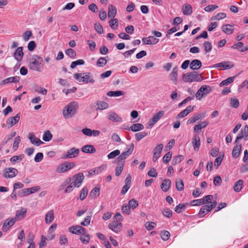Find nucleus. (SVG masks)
<instances>
[{"label": "nucleus", "instance_id": "nucleus-1", "mask_svg": "<svg viewBox=\"0 0 248 248\" xmlns=\"http://www.w3.org/2000/svg\"><path fill=\"white\" fill-rule=\"evenodd\" d=\"M43 61L42 58L38 55H34L29 64V67L32 70L41 72L44 69L43 65L42 63Z\"/></svg>", "mask_w": 248, "mask_h": 248}, {"label": "nucleus", "instance_id": "nucleus-2", "mask_svg": "<svg viewBox=\"0 0 248 248\" xmlns=\"http://www.w3.org/2000/svg\"><path fill=\"white\" fill-rule=\"evenodd\" d=\"M78 108V104L76 102H72L65 107L62 111L63 116L68 119L74 116Z\"/></svg>", "mask_w": 248, "mask_h": 248}, {"label": "nucleus", "instance_id": "nucleus-3", "mask_svg": "<svg viewBox=\"0 0 248 248\" xmlns=\"http://www.w3.org/2000/svg\"><path fill=\"white\" fill-rule=\"evenodd\" d=\"M183 79L186 82H199L203 79L201 74L196 72H188L183 76Z\"/></svg>", "mask_w": 248, "mask_h": 248}, {"label": "nucleus", "instance_id": "nucleus-4", "mask_svg": "<svg viewBox=\"0 0 248 248\" xmlns=\"http://www.w3.org/2000/svg\"><path fill=\"white\" fill-rule=\"evenodd\" d=\"M74 77L79 82L93 83L95 81L93 76L90 73H76L74 75Z\"/></svg>", "mask_w": 248, "mask_h": 248}, {"label": "nucleus", "instance_id": "nucleus-5", "mask_svg": "<svg viewBox=\"0 0 248 248\" xmlns=\"http://www.w3.org/2000/svg\"><path fill=\"white\" fill-rule=\"evenodd\" d=\"M134 144H130L128 146V149L126 151L123 152L117 158V161L118 165H121V163L124 165V160L127 157L129 156L133 152L134 150Z\"/></svg>", "mask_w": 248, "mask_h": 248}, {"label": "nucleus", "instance_id": "nucleus-6", "mask_svg": "<svg viewBox=\"0 0 248 248\" xmlns=\"http://www.w3.org/2000/svg\"><path fill=\"white\" fill-rule=\"evenodd\" d=\"M212 89L210 86L208 85L202 86L196 93V97L197 100H200L202 97L207 95L211 92Z\"/></svg>", "mask_w": 248, "mask_h": 248}, {"label": "nucleus", "instance_id": "nucleus-7", "mask_svg": "<svg viewBox=\"0 0 248 248\" xmlns=\"http://www.w3.org/2000/svg\"><path fill=\"white\" fill-rule=\"evenodd\" d=\"M76 166V164L74 162H65L60 165L56 169L58 173H63L70 170Z\"/></svg>", "mask_w": 248, "mask_h": 248}, {"label": "nucleus", "instance_id": "nucleus-8", "mask_svg": "<svg viewBox=\"0 0 248 248\" xmlns=\"http://www.w3.org/2000/svg\"><path fill=\"white\" fill-rule=\"evenodd\" d=\"M79 153V150L75 147L72 148L65 152L62 156V158H71L78 156Z\"/></svg>", "mask_w": 248, "mask_h": 248}, {"label": "nucleus", "instance_id": "nucleus-9", "mask_svg": "<svg viewBox=\"0 0 248 248\" xmlns=\"http://www.w3.org/2000/svg\"><path fill=\"white\" fill-rule=\"evenodd\" d=\"M18 174V170L14 168H8L3 170V175L5 178H12Z\"/></svg>", "mask_w": 248, "mask_h": 248}, {"label": "nucleus", "instance_id": "nucleus-10", "mask_svg": "<svg viewBox=\"0 0 248 248\" xmlns=\"http://www.w3.org/2000/svg\"><path fill=\"white\" fill-rule=\"evenodd\" d=\"M84 179V175L82 173H78L73 177V182L72 184L75 186L76 187H79L81 185Z\"/></svg>", "mask_w": 248, "mask_h": 248}, {"label": "nucleus", "instance_id": "nucleus-11", "mask_svg": "<svg viewBox=\"0 0 248 248\" xmlns=\"http://www.w3.org/2000/svg\"><path fill=\"white\" fill-rule=\"evenodd\" d=\"M40 189V187L38 186H33L31 188H24L18 192V196L20 197H24L27 196L30 194L34 193Z\"/></svg>", "mask_w": 248, "mask_h": 248}, {"label": "nucleus", "instance_id": "nucleus-12", "mask_svg": "<svg viewBox=\"0 0 248 248\" xmlns=\"http://www.w3.org/2000/svg\"><path fill=\"white\" fill-rule=\"evenodd\" d=\"M243 138L244 139L245 141L248 140V126L247 125H246L244 127L241 129L240 133L236 137L235 143H237L239 140Z\"/></svg>", "mask_w": 248, "mask_h": 248}, {"label": "nucleus", "instance_id": "nucleus-13", "mask_svg": "<svg viewBox=\"0 0 248 248\" xmlns=\"http://www.w3.org/2000/svg\"><path fill=\"white\" fill-rule=\"evenodd\" d=\"M69 231L73 234L80 235L81 234H85L86 230L80 226L75 225L69 227Z\"/></svg>", "mask_w": 248, "mask_h": 248}, {"label": "nucleus", "instance_id": "nucleus-14", "mask_svg": "<svg viewBox=\"0 0 248 248\" xmlns=\"http://www.w3.org/2000/svg\"><path fill=\"white\" fill-rule=\"evenodd\" d=\"M109 228L116 233H118L122 228V224L120 222L113 220L108 225Z\"/></svg>", "mask_w": 248, "mask_h": 248}, {"label": "nucleus", "instance_id": "nucleus-15", "mask_svg": "<svg viewBox=\"0 0 248 248\" xmlns=\"http://www.w3.org/2000/svg\"><path fill=\"white\" fill-rule=\"evenodd\" d=\"M214 68L222 67L224 70L230 69L234 67V64L232 62L229 61H224L213 65Z\"/></svg>", "mask_w": 248, "mask_h": 248}, {"label": "nucleus", "instance_id": "nucleus-16", "mask_svg": "<svg viewBox=\"0 0 248 248\" xmlns=\"http://www.w3.org/2000/svg\"><path fill=\"white\" fill-rule=\"evenodd\" d=\"M107 118L108 120L113 122H121L122 121V118L113 111L108 112Z\"/></svg>", "mask_w": 248, "mask_h": 248}, {"label": "nucleus", "instance_id": "nucleus-17", "mask_svg": "<svg viewBox=\"0 0 248 248\" xmlns=\"http://www.w3.org/2000/svg\"><path fill=\"white\" fill-rule=\"evenodd\" d=\"M20 113H17L15 116L9 118L6 121V124L10 127L17 124L20 119Z\"/></svg>", "mask_w": 248, "mask_h": 248}, {"label": "nucleus", "instance_id": "nucleus-18", "mask_svg": "<svg viewBox=\"0 0 248 248\" xmlns=\"http://www.w3.org/2000/svg\"><path fill=\"white\" fill-rule=\"evenodd\" d=\"M142 42L146 45H155L159 42V39L153 36L145 37L142 39Z\"/></svg>", "mask_w": 248, "mask_h": 248}, {"label": "nucleus", "instance_id": "nucleus-19", "mask_svg": "<svg viewBox=\"0 0 248 248\" xmlns=\"http://www.w3.org/2000/svg\"><path fill=\"white\" fill-rule=\"evenodd\" d=\"M24 53L23 52L22 47H18L16 48L14 53V57L15 59L18 62H20L22 59Z\"/></svg>", "mask_w": 248, "mask_h": 248}, {"label": "nucleus", "instance_id": "nucleus-20", "mask_svg": "<svg viewBox=\"0 0 248 248\" xmlns=\"http://www.w3.org/2000/svg\"><path fill=\"white\" fill-rule=\"evenodd\" d=\"M29 139L32 144L37 146L44 143L43 141L37 138L33 133L30 134Z\"/></svg>", "mask_w": 248, "mask_h": 248}, {"label": "nucleus", "instance_id": "nucleus-21", "mask_svg": "<svg viewBox=\"0 0 248 248\" xmlns=\"http://www.w3.org/2000/svg\"><path fill=\"white\" fill-rule=\"evenodd\" d=\"M178 68L177 67H174L170 74V79L174 85L177 84Z\"/></svg>", "mask_w": 248, "mask_h": 248}, {"label": "nucleus", "instance_id": "nucleus-22", "mask_svg": "<svg viewBox=\"0 0 248 248\" xmlns=\"http://www.w3.org/2000/svg\"><path fill=\"white\" fill-rule=\"evenodd\" d=\"M233 26L234 25H232L229 24L224 25L221 27L222 31L226 34H231L234 31V29L233 28Z\"/></svg>", "mask_w": 248, "mask_h": 248}, {"label": "nucleus", "instance_id": "nucleus-23", "mask_svg": "<svg viewBox=\"0 0 248 248\" xmlns=\"http://www.w3.org/2000/svg\"><path fill=\"white\" fill-rule=\"evenodd\" d=\"M54 211L53 210H49L48 211L45 216V222L46 224H50L52 223L54 220Z\"/></svg>", "mask_w": 248, "mask_h": 248}, {"label": "nucleus", "instance_id": "nucleus-24", "mask_svg": "<svg viewBox=\"0 0 248 248\" xmlns=\"http://www.w3.org/2000/svg\"><path fill=\"white\" fill-rule=\"evenodd\" d=\"M202 65V62L199 60H194L190 63V68L192 70H198Z\"/></svg>", "mask_w": 248, "mask_h": 248}, {"label": "nucleus", "instance_id": "nucleus-25", "mask_svg": "<svg viewBox=\"0 0 248 248\" xmlns=\"http://www.w3.org/2000/svg\"><path fill=\"white\" fill-rule=\"evenodd\" d=\"M170 180L169 179H165L161 185V188L164 192L168 191L170 187Z\"/></svg>", "mask_w": 248, "mask_h": 248}, {"label": "nucleus", "instance_id": "nucleus-26", "mask_svg": "<svg viewBox=\"0 0 248 248\" xmlns=\"http://www.w3.org/2000/svg\"><path fill=\"white\" fill-rule=\"evenodd\" d=\"M81 151L86 153L93 154L96 152V150L94 146L92 145H86L83 146L81 148Z\"/></svg>", "mask_w": 248, "mask_h": 248}, {"label": "nucleus", "instance_id": "nucleus-27", "mask_svg": "<svg viewBox=\"0 0 248 248\" xmlns=\"http://www.w3.org/2000/svg\"><path fill=\"white\" fill-rule=\"evenodd\" d=\"M241 151V145L237 144L232 151V156L234 158H237L240 155Z\"/></svg>", "mask_w": 248, "mask_h": 248}, {"label": "nucleus", "instance_id": "nucleus-28", "mask_svg": "<svg viewBox=\"0 0 248 248\" xmlns=\"http://www.w3.org/2000/svg\"><path fill=\"white\" fill-rule=\"evenodd\" d=\"M208 124V122L206 121H204L201 122L198 124H196L194 127V132L199 133V130H201L202 128H205Z\"/></svg>", "mask_w": 248, "mask_h": 248}, {"label": "nucleus", "instance_id": "nucleus-29", "mask_svg": "<svg viewBox=\"0 0 248 248\" xmlns=\"http://www.w3.org/2000/svg\"><path fill=\"white\" fill-rule=\"evenodd\" d=\"M27 212L26 209L22 208L20 210L17 211L15 218L16 220H20L23 219Z\"/></svg>", "mask_w": 248, "mask_h": 248}, {"label": "nucleus", "instance_id": "nucleus-30", "mask_svg": "<svg viewBox=\"0 0 248 248\" xmlns=\"http://www.w3.org/2000/svg\"><path fill=\"white\" fill-rule=\"evenodd\" d=\"M192 144L194 148V150L195 151H197L200 146V140L198 136H194L192 139Z\"/></svg>", "mask_w": 248, "mask_h": 248}, {"label": "nucleus", "instance_id": "nucleus-31", "mask_svg": "<svg viewBox=\"0 0 248 248\" xmlns=\"http://www.w3.org/2000/svg\"><path fill=\"white\" fill-rule=\"evenodd\" d=\"M164 114V112L163 111H160L156 113L153 117L152 119V124H149L150 126H153L155 124Z\"/></svg>", "mask_w": 248, "mask_h": 248}, {"label": "nucleus", "instance_id": "nucleus-32", "mask_svg": "<svg viewBox=\"0 0 248 248\" xmlns=\"http://www.w3.org/2000/svg\"><path fill=\"white\" fill-rule=\"evenodd\" d=\"M19 80L20 78L18 76L9 77L3 80L2 84H5L9 83H16L19 82Z\"/></svg>", "mask_w": 248, "mask_h": 248}, {"label": "nucleus", "instance_id": "nucleus-33", "mask_svg": "<svg viewBox=\"0 0 248 248\" xmlns=\"http://www.w3.org/2000/svg\"><path fill=\"white\" fill-rule=\"evenodd\" d=\"M211 211L208 205H204L202 207L199 213V217L200 218L202 217L205 215L207 214Z\"/></svg>", "mask_w": 248, "mask_h": 248}, {"label": "nucleus", "instance_id": "nucleus-34", "mask_svg": "<svg viewBox=\"0 0 248 248\" xmlns=\"http://www.w3.org/2000/svg\"><path fill=\"white\" fill-rule=\"evenodd\" d=\"M107 168L106 165H102V166L97 167L93 170H91L89 173L90 175H93L95 174H98L99 173L101 172L102 170L106 169Z\"/></svg>", "mask_w": 248, "mask_h": 248}, {"label": "nucleus", "instance_id": "nucleus-35", "mask_svg": "<svg viewBox=\"0 0 248 248\" xmlns=\"http://www.w3.org/2000/svg\"><path fill=\"white\" fill-rule=\"evenodd\" d=\"M16 220L15 218L6 219L2 226L3 230L6 231L8 230V228H7V226H8L9 227L12 226L15 224Z\"/></svg>", "mask_w": 248, "mask_h": 248}, {"label": "nucleus", "instance_id": "nucleus-36", "mask_svg": "<svg viewBox=\"0 0 248 248\" xmlns=\"http://www.w3.org/2000/svg\"><path fill=\"white\" fill-rule=\"evenodd\" d=\"M96 104L97 106L96 108L97 110H104L108 107V103L106 102L98 101Z\"/></svg>", "mask_w": 248, "mask_h": 248}, {"label": "nucleus", "instance_id": "nucleus-37", "mask_svg": "<svg viewBox=\"0 0 248 248\" xmlns=\"http://www.w3.org/2000/svg\"><path fill=\"white\" fill-rule=\"evenodd\" d=\"M100 195V188L95 187L90 193L89 197L91 199H95Z\"/></svg>", "mask_w": 248, "mask_h": 248}, {"label": "nucleus", "instance_id": "nucleus-38", "mask_svg": "<svg viewBox=\"0 0 248 248\" xmlns=\"http://www.w3.org/2000/svg\"><path fill=\"white\" fill-rule=\"evenodd\" d=\"M144 128V126L141 124H132L129 128V129L133 132H138Z\"/></svg>", "mask_w": 248, "mask_h": 248}, {"label": "nucleus", "instance_id": "nucleus-39", "mask_svg": "<svg viewBox=\"0 0 248 248\" xmlns=\"http://www.w3.org/2000/svg\"><path fill=\"white\" fill-rule=\"evenodd\" d=\"M244 183L243 180L240 179L238 180L235 184L233 186V190L237 192H239L242 188V186Z\"/></svg>", "mask_w": 248, "mask_h": 248}, {"label": "nucleus", "instance_id": "nucleus-40", "mask_svg": "<svg viewBox=\"0 0 248 248\" xmlns=\"http://www.w3.org/2000/svg\"><path fill=\"white\" fill-rule=\"evenodd\" d=\"M192 7L188 4H185L183 8V13L185 15H189L192 13Z\"/></svg>", "mask_w": 248, "mask_h": 248}, {"label": "nucleus", "instance_id": "nucleus-41", "mask_svg": "<svg viewBox=\"0 0 248 248\" xmlns=\"http://www.w3.org/2000/svg\"><path fill=\"white\" fill-rule=\"evenodd\" d=\"M124 92L121 91H109L107 93L108 96H120L124 95Z\"/></svg>", "mask_w": 248, "mask_h": 248}, {"label": "nucleus", "instance_id": "nucleus-42", "mask_svg": "<svg viewBox=\"0 0 248 248\" xmlns=\"http://www.w3.org/2000/svg\"><path fill=\"white\" fill-rule=\"evenodd\" d=\"M187 203H180L177 205L175 208V211L177 213H180L184 211Z\"/></svg>", "mask_w": 248, "mask_h": 248}, {"label": "nucleus", "instance_id": "nucleus-43", "mask_svg": "<svg viewBox=\"0 0 248 248\" xmlns=\"http://www.w3.org/2000/svg\"><path fill=\"white\" fill-rule=\"evenodd\" d=\"M52 138V135L49 130L46 131L43 136V140L45 141H49Z\"/></svg>", "mask_w": 248, "mask_h": 248}, {"label": "nucleus", "instance_id": "nucleus-44", "mask_svg": "<svg viewBox=\"0 0 248 248\" xmlns=\"http://www.w3.org/2000/svg\"><path fill=\"white\" fill-rule=\"evenodd\" d=\"M88 193V190L86 187H84L80 191L79 198L80 200L83 201L87 197Z\"/></svg>", "mask_w": 248, "mask_h": 248}, {"label": "nucleus", "instance_id": "nucleus-45", "mask_svg": "<svg viewBox=\"0 0 248 248\" xmlns=\"http://www.w3.org/2000/svg\"><path fill=\"white\" fill-rule=\"evenodd\" d=\"M203 46L204 47V51L205 53L210 52L212 48V46L210 42L208 41H205L203 44Z\"/></svg>", "mask_w": 248, "mask_h": 248}, {"label": "nucleus", "instance_id": "nucleus-46", "mask_svg": "<svg viewBox=\"0 0 248 248\" xmlns=\"http://www.w3.org/2000/svg\"><path fill=\"white\" fill-rule=\"evenodd\" d=\"M176 187L178 191H182L184 189V183L182 179H176Z\"/></svg>", "mask_w": 248, "mask_h": 248}, {"label": "nucleus", "instance_id": "nucleus-47", "mask_svg": "<svg viewBox=\"0 0 248 248\" xmlns=\"http://www.w3.org/2000/svg\"><path fill=\"white\" fill-rule=\"evenodd\" d=\"M84 235L83 236H81L80 237V240L85 244H88L90 240V235L86 233L85 232V234H83Z\"/></svg>", "mask_w": 248, "mask_h": 248}, {"label": "nucleus", "instance_id": "nucleus-48", "mask_svg": "<svg viewBox=\"0 0 248 248\" xmlns=\"http://www.w3.org/2000/svg\"><path fill=\"white\" fill-rule=\"evenodd\" d=\"M107 61L104 57L99 58L96 62V64L99 67H104L107 64Z\"/></svg>", "mask_w": 248, "mask_h": 248}, {"label": "nucleus", "instance_id": "nucleus-49", "mask_svg": "<svg viewBox=\"0 0 248 248\" xmlns=\"http://www.w3.org/2000/svg\"><path fill=\"white\" fill-rule=\"evenodd\" d=\"M184 159V156L182 155H178L177 156L173 158L171 164L173 165H175L178 163L181 162Z\"/></svg>", "mask_w": 248, "mask_h": 248}, {"label": "nucleus", "instance_id": "nucleus-50", "mask_svg": "<svg viewBox=\"0 0 248 248\" xmlns=\"http://www.w3.org/2000/svg\"><path fill=\"white\" fill-rule=\"evenodd\" d=\"M85 63V62L83 60H81V59H80V60H78L77 61H74L71 64V65H70V67L72 68V69H74L75 68L77 65H83Z\"/></svg>", "mask_w": 248, "mask_h": 248}, {"label": "nucleus", "instance_id": "nucleus-51", "mask_svg": "<svg viewBox=\"0 0 248 248\" xmlns=\"http://www.w3.org/2000/svg\"><path fill=\"white\" fill-rule=\"evenodd\" d=\"M109 26L112 29L115 30L118 27V21L117 18H113L109 21Z\"/></svg>", "mask_w": 248, "mask_h": 248}, {"label": "nucleus", "instance_id": "nucleus-52", "mask_svg": "<svg viewBox=\"0 0 248 248\" xmlns=\"http://www.w3.org/2000/svg\"><path fill=\"white\" fill-rule=\"evenodd\" d=\"M234 77H231L228 78L227 79L223 80L219 84L220 86L227 85L232 82L234 80Z\"/></svg>", "mask_w": 248, "mask_h": 248}, {"label": "nucleus", "instance_id": "nucleus-53", "mask_svg": "<svg viewBox=\"0 0 248 248\" xmlns=\"http://www.w3.org/2000/svg\"><path fill=\"white\" fill-rule=\"evenodd\" d=\"M163 144H159L155 147L153 151L154 154H157V155H160L161 151L163 148Z\"/></svg>", "mask_w": 248, "mask_h": 248}, {"label": "nucleus", "instance_id": "nucleus-54", "mask_svg": "<svg viewBox=\"0 0 248 248\" xmlns=\"http://www.w3.org/2000/svg\"><path fill=\"white\" fill-rule=\"evenodd\" d=\"M117 13L116 8L112 5L108 6V16H115Z\"/></svg>", "mask_w": 248, "mask_h": 248}, {"label": "nucleus", "instance_id": "nucleus-55", "mask_svg": "<svg viewBox=\"0 0 248 248\" xmlns=\"http://www.w3.org/2000/svg\"><path fill=\"white\" fill-rule=\"evenodd\" d=\"M139 205V203L137 201L135 200L134 199L129 200L128 202V205L130 208L132 209H135Z\"/></svg>", "mask_w": 248, "mask_h": 248}, {"label": "nucleus", "instance_id": "nucleus-56", "mask_svg": "<svg viewBox=\"0 0 248 248\" xmlns=\"http://www.w3.org/2000/svg\"><path fill=\"white\" fill-rule=\"evenodd\" d=\"M156 225V224L152 221H147L145 224V227L148 231H151L153 229Z\"/></svg>", "mask_w": 248, "mask_h": 248}, {"label": "nucleus", "instance_id": "nucleus-57", "mask_svg": "<svg viewBox=\"0 0 248 248\" xmlns=\"http://www.w3.org/2000/svg\"><path fill=\"white\" fill-rule=\"evenodd\" d=\"M147 133L146 132H142L136 133L135 135V138L137 141H139L142 139L143 138L147 135Z\"/></svg>", "mask_w": 248, "mask_h": 248}, {"label": "nucleus", "instance_id": "nucleus-58", "mask_svg": "<svg viewBox=\"0 0 248 248\" xmlns=\"http://www.w3.org/2000/svg\"><path fill=\"white\" fill-rule=\"evenodd\" d=\"M161 212L164 216L168 218H170L172 217V211L169 208L164 209Z\"/></svg>", "mask_w": 248, "mask_h": 248}, {"label": "nucleus", "instance_id": "nucleus-59", "mask_svg": "<svg viewBox=\"0 0 248 248\" xmlns=\"http://www.w3.org/2000/svg\"><path fill=\"white\" fill-rule=\"evenodd\" d=\"M161 237L163 240L167 241L170 237V233L167 231H164L161 232Z\"/></svg>", "mask_w": 248, "mask_h": 248}, {"label": "nucleus", "instance_id": "nucleus-60", "mask_svg": "<svg viewBox=\"0 0 248 248\" xmlns=\"http://www.w3.org/2000/svg\"><path fill=\"white\" fill-rule=\"evenodd\" d=\"M65 54L69 57L74 58L76 55V52L72 48H68L65 50Z\"/></svg>", "mask_w": 248, "mask_h": 248}, {"label": "nucleus", "instance_id": "nucleus-61", "mask_svg": "<svg viewBox=\"0 0 248 248\" xmlns=\"http://www.w3.org/2000/svg\"><path fill=\"white\" fill-rule=\"evenodd\" d=\"M24 155H20L19 156H14L10 158V160L11 162H20L22 160L23 158Z\"/></svg>", "mask_w": 248, "mask_h": 248}, {"label": "nucleus", "instance_id": "nucleus-62", "mask_svg": "<svg viewBox=\"0 0 248 248\" xmlns=\"http://www.w3.org/2000/svg\"><path fill=\"white\" fill-rule=\"evenodd\" d=\"M94 28L95 31L97 33L99 34H102L103 32V29L102 26L101 25V24L97 22L94 25Z\"/></svg>", "mask_w": 248, "mask_h": 248}, {"label": "nucleus", "instance_id": "nucleus-63", "mask_svg": "<svg viewBox=\"0 0 248 248\" xmlns=\"http://www.w3.org/2000/svg\"><path fill=\"white\" fill-rule=\"evenodd\" d=\"M120 153V151L119 150H115L111 153H110L108 155V159H112L116 157L117 155H119Z\"/></svg>", "mask_w": 248, "mask_h": 248}, {"label": "nucleus", "instance_id": "nucleus-64", "mask_svg": "<svg viewBox=\"0 0 248 248\" xmlns=\"http://www.w3.org/2000/svg\"><path fill=\"white\" fill-rule=\"evenodd\" d=\"M172 154L170 152H168L163 157V161L164 163H168L171 158Z\"/></svg>", "mask_w": 248, "mask_h": 248}]
</instances>
